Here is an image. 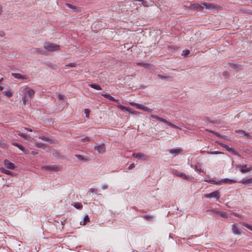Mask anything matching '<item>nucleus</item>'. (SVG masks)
I'll return each mask as SVG.
<instances>
[{
  "mask_svg": "<svg viewBox=\"0 0 252 252\" xmlns=\"http://www.w3.org/2000/svg\"><path fill=\"white\" fill-rule=\"evenodd\" d=\"M73 206L77 209H80L82 207V205L81 203L78 202H75L74 203Z\"/></svg>",
  "mask_w": 252,
  "mask_h": 252,
  "instance_id": "58836bf2",
  "label": "nucleus"
},
{
  "mask_svg": "<svg viewBox=\"0 0 252 252\" xmlns=\"http://www.w3.org/2000/svg\"><path fill=\"white\" fill-rule=\"evenodd\" d=\"M37 154V153H36L34 151H32V154L33 155H35Z\"/></svg>",
  "mask_w": 252,
  "mask_h": 252,
  "instance_id": "69168bd1",
  "label": "nucleus"
},
{
  "mask_svg": "<svg viewBox=\"0 0 252 252\" xmlns=\"http://www.w3.org/2000/svg\"><path fill=\"white\" fill-rule=\"evenodd\" d=\"M57 97L60 100H64L66 98L65 95L62 94H58Z\"/></svg>",
  "mask_w": 252,
  "mask_h": 252,
  "instance_id": "79ce46f5",
  "label": "nucleus"
},
{
  "mask_svg": "<svg viewBox=\"0 0 252 252\" xmlns=\"http://www.w3.org/2000/svg\"><path fill=\"white\" fill-rule=\"evenodd\" d=\"M217 143H218L219 145H220V146H221L222 147H223L224 144L222 143H221V142H216Z\"/></svg>",
  "mask_w": 252,
  "mask_h": 252,
  "instance_id": "13d9d810",
  "label": "nucleus"
},
{
  "mask_svg": "<svg viewBox=\"0 0 252 252\" xmlns=\"http://www.w3.org/2000/svg\"><path fill=\"white\" fill-rule=\"evenodd\" d=\"M211 211L216 216H220L223 218H226L228 217V214L226 212L220 211L216 209L212 210Z\"/></svg>",
  "mask_w": 252,
  "mask_h": 252,
  "instance_id": "9b49d317",
  "label": "nucleus"
},
{
  "mask_svg": "<svg viewBox=\"0 0 252 252\" xmlns=\"http://www.w3.org/2000/svg\"><path fill=\"white\" fill-rule=\"evenodd\" d=\"M132 157L138 159H141L143 160H147L148 159V156L142 153H136L132 154Z\"/></svg>",
  "mask_w": 252,
  "mask_h": 252,
  "instance_id": "423d86ee",
  "label": "nucleus"
},
{
  "mask_svg": "<svg viewBox=\"0 0 252 252\" xmlns=\"http://www.w3.org/2000/svg\"><path fill=\"white\" fill-rule=\"evenodd\" d=\"M89 113H90L89 109H85L84 110V113L86 114V116L87 118L89 117Z\"/></svg>",
  "mask_w": 252,
  "mask_h": 252,
  "instance_id": "de8ad7c7",
  "label": "nucleus"
},
{
  "mask_svg": "<svg viewBox=\"0 0 252 252\" xmlns=\"http://www.w3.org/2000/svg\"><path fill=\"white\" fill-rule=\"evenodd\" d=\"M24 129H25V130H27V131H32V129H31V128H27V127H24Z\"/></svg>",
  "mask_w": 252,
  "mask_h": 252,
  "instance_id": "bf43d9fd",
  "label": "nucleus"
},
{
  "mask_svg": "<svg viewBox=\"0 0 252 252\" xmlns=\"http://www.w3.org/2000/svg\"><path fill=\"white\" fill-rule=\"evenodd\" d=\"M252 183V178L247 179L244 181L243 182V184H248Z\"/></svg>",
  "mask_w": 252,
  "mask_h": 252,
  "instance_id": "37998d69",
  "label": "nucleus"
},
{
  "mask_svg": "<svg viewBox=\"0 0 252 252\" xmlns=\"http://www.w3.org/2000/svg\"><path fill=\"white\" fill-rule=\"evenodd\" d=\"M39 139H42V140H44L45 141H47L49 142L50 143H54V141L53 140L50 139L48 137H46L45 136H42L39 137Z\"/></svg>",
  "mask_w": 252,
  "mask_h": 252,
  "instance_id": "412c9836",
  "label": "nucleus"
},
{
  "mask_svg": "<svg viewBox=\"0 0 252 252\" xmlns=\"http://www.w3.org/2000/svg\"><path fill=\"white\" fill-rule=\"evenodd\" d=\"M229 147L226 144H224L223 148H225L226 150L228 149V148H229Z\"/></svg>",
  "mask_w": 252,
  "mask_h": 252,
  "instance_id": "052dcab7",
  "label": "nucleus"
},
{
  "mask_svg": "<svg viewBox=\"0 0 252 252\" xmlns=\"http://www.w3.org/2000/svg\"><path fill=\"white\" fill-rule=\"evenodd\" d=\"M3 87H2V86H0V91H2V90H3Z\"/></svg>",
  "mask_w": 252,
  "mask_h": 252,
  "instance_id": "774afa93",
  "label": "nucleus"
},
{
  "mask_svg": "<svg viewBox=\"0 0 252 252\" xmlns=\"http://www.w3.org/2000/svg\"><path fill=\"white\" fill-rule=\"evenodd\" d=\"M108 188V186L106 184L102 185V189H106Z\"/></svg>",
  "mask_w": 252,
  "mask_h": 252,
  "instance_id": "5fc2aeb1",
  "label": "nucleus"
},
{
  "mask_svg": "<svg viewBox=\"0 0 252 252\" xmlns=\"http://www.w3.org/2000/svg\"><path fill=\"white\" fill-rule=\"evenodd\" d=\"M189 9L192 10L202 11L204 9L221 10L222 7L213 3L203 2L201 4L194 3L189 6Z\"/></svg>",
  "mask_w": 252,
  "mask_h": 252,
  "instance_id": "f257e3e1",
  "label": "nucleus"
},
{
  "mask_svg": "<svg viewBox=\"0 0 252 252\" xmlns=\"http://www.w3.org/2000/svg\"><path fill=\"white\" fill-rule=\"evenodd\" d=\"M144 218L147 220H152L153 219V217L150 215H147L145 216Z\"/></svg>",
  "mask_w": 252,
  "mask_h": 252,
  "instance_id": "a18cd8bd",
  "label": "nucleus"
},
{
  "mask_svg": "<svg viewBox=\"0 0 252 252\" xmlns=\"http://www.w3.org/2000/svg\"><path fill=\"white\" fill-rule=\"evenodd\" d=\"M42 169L49 171H60L61 168L56 165H45L42 167Z\"/></svg>",
  "mask_w": 252,
  "mask_h": 252,
  "instance_id": "0eeeda50",
  "label": "nucleus"
},
{
  "mask_svg": "<svg viewBox=\"0 0 252 252\" xmlns=\"http://www.w3.org/2000/svg\"><path fill=\"white\" fill-rule=\"evenodd\" d=\"M66 66L71 67H74L76 66V64L75 63H69L68 64H66Z\"/></svg>",
  "mask_w": 252,
  "mask_h": 252,
  "instance_id": "09e8293b",
  "label": "nucleus"
},
{
  "mask_svg": "<svg viewBox=\"0 0 252 252\" xmlns=\"http://www.w3.org/2000/svg\"><path fill=\"white\" fill-rule=\"evenodd\" d=\"M75 157L79 159V160H82V161H87V158H86L85 157H84V156H82V155H75Z\"/></svg>",
  "mask_w": 252,
  "mask_h": 252,
  "instance_id": "72a5a7b5",
  "label": "nucleus"
},
{
  "mask_svg": "<svg viewBox=\"0 0 252 252\" xmlns=\"http://www.w3.org/2000/svg\"><path fill=\"white\" fill-rule=\"evenodd\" d=\"M117 107L120 109L122 111H125L126 112H127L129 114H132L134 115H137L139 112L138 111H135L134 110H132L130 107H127L126 106H124L121 104H118L117 105Z\"/></svg>",
  "mask_w": 252,
  "mask_h": 252,
  "instance_id": "39448f33",
  "label": "nucleus"
},
{
  "mask_svg": "<svg viewBox=\"0 0 252 252\" xmlns=\"http://www.w3.org/2000/svg\"><path fill=\"white\" fill-rule=\"evenodd\" d=\"M0 170L1 172H2L5 174H7V175L12 176L15 174L13 172L5 169L3 168H1Z\"/></svg>",
  "mask_w": 252,
  "mask_h": 252,
  "instance_id": "5701e85b",
  "label": "nucleus"
},
{
  "mask_svg": "<svg viewBox=\"0 0 252 252\" xmlns=\"http://www.w3.org/2000/svg\"><path fill=\"white\" fill-rule=\"evenodd\" d=\"M102 95L103 96H104L105 98H106L111 101H115V102H116L118 103L119 102V99H115L114 97L112 96L111 95H110L109 94H102Z\"/></svg>",
  "mask_w": 252,
  "mask_h": 252,
  "instance_id": "6ab92c4d",
  "label": "nucleus"
},
{
  "mask_svg": "<svg viewBox=\"0 0 252 252\" xmlns=\"http://www.w3.org/2000/svg\"><path fill=\"white\" fill-rule=\"evenodd\" d=\"M189 54H190L189 50H183V53L182 54V55L184 56L185 57H188L189 55Z\"/></svg>",
  "mask_w": 252,
  "mask_h": 252,
  "instance_id": "4c0bfd02",
  "label": "nucleus"
},
{
  "mask_svg": "<svg viewBox=\"0 0 252 252\" xmlns=\"http://www.w3.org/2000/svg\"><path fill=\"white\" fill-rule=\"evenodd\" d=\"M3 164L5 167H6L8 169L13 170L15 168L14 164L13 163L10 162L7 159H5L4 160Z\"/></svg>",
  "mask_w": 252,
  "mask_h": 252,
  "instance_id": "f8f14e48",
  "label": "nucleus"
},
{
  "mask_svg": "<svg viewBox=\"0 0 252 252\" xmlns=\"http://www.w3.org/2000/svg\"><path fill=\"white\" fill-rule=\"evenodd\" d=\"M204 196L206 198H216L217 199H219L220 197V192L218 190L213 191L210 193L205 194Z\"/></svg>",
  "mask_w": 252,
  "mask_h": 252,
  "instance_id": "9d476101",
  "label": "nucleus"
},
{
  "mask_svg": "<svg viewBox=\"0 0 252 252\" xmlns=\"http://www.w3.org/2000/svg\"><path fill=\"white\" fill-rule=\"evenodd\" d=\"M229 147L226 144H224L223 148H225L226 150L228 149V148H229Z\"/></svg>",
  "mask_w": 252,
  "mask_h": 252,
  "instance_id": "e2e57ef3",
  "label": "nucleus"
},
{
  "mask_svg": "<svg viewBox=\"0 0 252 252\" xmlns=\"http://www.w3.org/2000/svg\"><path fill=\"white\" fill-rule=\"evenodd\" d=\"M220 181H221V184L222 183L232 184V183H235L236 182V181L235 180L229 179H227V178L220 180Z\"/></svg>",
  "mask_w": 252,
  "mask_h": 252,
  "instance_id": "4be33fe9",
  "label": "nucleus"
},
{
  "mask_svg": "<svg viewBox=\"0 0 252 252\" xmlns=\"http://www.w3.org/2000/svg\"><path fill=\"white\" fill-rule=\"evenodd\" d=\"M65 6L68 8L71 9L74 12H79L80 11V8L74 5H72L70 3H65Z\"/></svg>",
  "mask_w": 252,
  "mask_h": 252,
  "instance_id": "2eb2a0df",
  "label": "nucleus"
},
{
  "mask_svg": "<svg viewBox=\"0 0 252 252\" xmlns=\"http://www.w3.org/2000/svg\"><path fill=\"white\" fill-rule=\"evenodd\" d=\"M229 147L226 144H224L223 148H225L226 150L228 149V148H229Z\"/></svg>",
  "mask_w": 252,
  "mask_h": 252,
  "instance_id": "680f3d73",
  "label": "nucleus"
},
{
  "mask_svg": "<svg viewBox=\"0 0 252 252\" xmlns=\"http://www.w3.org/2000/svg\"><path fill=\"white\" fill-rule=\"evenodd\" d=\"M13 91H8L4 92V94L9 97H11L13 95Z\"/></svg>",
  "mask_w": 252,
  "mask_h": 252,
  "instance_id": "e433bc0d",
  "label": "nucleus"
},
{
  "mask_svg": "<svg viewBox=\"0 0 252 252\" xmlns=\"http://www.w3.org/2000/svg\"><path fill=\"white\" fill-rule=\"evenodd\" d=\"M227 151L234 155H237L238 154L236 150L234 148L231 147H229Z\"/></svg>",
  "mask_w": 252,
  "mask_h": 252,
  "instance_id": "f704fd0d",
  "label": "nucleus"
},
{
  "mask_svg": "<svg viewBox=\"0 0 252 252\" xmlns=\"http://www.w3.org/2000/svg\"><path fill=\"white\" fill-rule=\"evenodd\" d=\"M26 94L27 96H28L29 98L32 97L34 94V92L33 90L29 88H26Z\"/></svg>",
  "mask_w": 252,
  "mask_h": 252,
  "instance_id": "a211bd4d",
  "label": "nucleus"
},
{
  "mask_svg": "<svg viewBox=\"0 0 252 252\" xmlns=\"http://www.w3.org/2000/svg\"><path fill=\"white\" fill-rule=\"evenodd\" d=\"M23 104L26 105L28 104L29 103V98H27V96L26 94H24V97L22 98Z\"/></svg>",
  "mask_w": 252,
  "mask_h": 252,
  "instance_id": "473e14b6",
  "label": "nucleus"
},
{
  "mask_svg": "<svg viewBox=\"0 0 252 252\" xmlns=\"http://www.w3.org/2000/svg\"><path fill=\"white\" fill-rule=\"evenodd\" d=\"M35 146L37 148H41L42 149L45 148V145L41 142H36L35 143Z\"/></svg>",
  "mask_w": 252,
  "mask_h": 252,
  "instance_id": "c85d7f7f",
  "label": "nucleus"
},
{
  "mask_svg": "<svg viewBox=\"0 0 252 252\" xmlns=\"http://www.w3.org/2000/svg\"><path fill=\"white\" fill-rule=\"evenodd\" d=\"M232 214L235 216V217H239V218H242V216L241 215H240L238 214H236V213H233Z\"/></svg>",
  "mask_w": 252,
  "mask_h": 252,
  "instance_id": "864d4df0",
  "label": "nucleus"
},
{
  "mask_svg": "<svg viewBox=\"0 0 252 252\" xmlns=\"http://www.w3.org/2000/svg\"><path fill=\"white\" fill-rule=\"evenodd\" d=\"M6 147V145L5 143L2 142V141L0 140V147L2 148H4Z\"/></svg>",
  "mask_w": 252,
  "mask_h": 252,
  "instance_id": "8fccbe9b",
  "label": "nucleus"
},
{
  "mask_svg": "<svg viewBox=\"0 0 252 252\" xmlns=\"http://www.w3.org/2000/svg\"><path fill=\"white\" fill-rule=\"evenodd\" d=\"M4 33L3 32H2V31L0 32V36L2 37L3 36H4Z\"/></svg>",
  "mask_w": 252,
  "mask_h": 252,
  "instance_id": "0e129e2a",
  "label": "nucleus"
},
{
  "mask_svg": "<svg viewBox=\"0 0 252 252\" xmlns=\"http://www.w3.org/2000/svg\"><path fill=\"white\" fill-rule=\"evenodd\" d=\"M232 231L235 234L239 235L241 233L237 224H234L232 226Z\"/></svg>",
  "mask_w": 252,
  "mask_h": 252,
  "instance_id": "dca6fc26",
  "label": "nucleus"
},
{
  "mask_svg": "<svg viewBox=\"0 0 252 252\" xmlns=\"http://www.w3.org/2000/svg\"><path fill=\"white\" fill-rule=\"evenodd\" d=\"M206 182L211 183L214 185H220L221 184V181H216L215 180L212 179V180H205Z\"/></svg>",
  "mask_w": 252,
  "mask_h": 252,
  "instance_id": "bb28decb",
  "label": "nucleus"
},
{
  "mask_svg": "<svg viewBox=\"0 0 252 252\" xmlns=\"http://www.w3.org/2000/svg\"><path fill=\"white\" fill-rule=\"evenodd\" d=\"M19 149H20L21 151H22L24 154H28L30 153V151L28 149H26L24 147H23L22 145H21L19 147Z\"/></svg>",
  "mask_w": 252,
  "mask_h": 252,
  "instance_id": "7c9ffc66",
  "label": "nucleus"
},
{
  "mask_svg": "<svg viewBox=\"0 0 252 252\" xmlns=\"http://www.w3.org/2000/svg\"><path fill=\"white\" fill-rule=\"evenodd\" d=\"M174 174L177 176L181 177V178L186 180L187 181H191L192 179V177L186 175L184 172H175Z\"/></svg>",
  "mask_w": 252,
  "mask_h": 252,
  "instance_id": "1a4fd4ad",
  "label": "nucleus"
},
{
  "mask_svg": "<svg viewBox=\"0 0 252 252\" xmlns=\"http://www.w3.org/2000/svg\"><path fill=\"white\" fill-rule=\"evenodd\" d=\"M236 132L240 133L242 135V136L246 137H247L248 138H250V137L249 134L248 133H246L244 130H238V131H236Z\"/></svg>",
  "mask_w": 252,
  "mask_h": 252,
  "instance_id": "c756f323",
  "label": "nucleus"
},
{
  "mask_svg": "<svg viewBox=\"0 0 252 252\" xmlns=\"http://www.w3.org/2000/svg\"><path fill=\"white\" fill-rule=\"evenodd\" d=\"M129 104L132 106L135 107L137 109L142 110L149 113H152L153 112V110L152 109L150 108L143 104L137 103L134 102H130Z\"/></svg>",
  "mask_w": 252,
  "mask_h": 252,
  "instance_id": "7ed1b4c3",
  "label": "nucleus"
},
{
  "mask_svg": "<svg viewBox=\"0 0 252 252\" xmlns=\"http://www.w3.org/2000/svg\"><path fill=\"white\" fill-rule=\"evenodd\" d=\"M196 169L197 170L199 171V172H203V171H202V170H201V169H199V168H197V166H196Z\"/></svg>",
  "mask_w": 252,
  "mask_h": 252,
  "instance_id": "338daca9",
  "label": "nucleus"
},
{
  "mask_svg": "<svg viewBox=\"0 0 252 252\" xmlns=\"http://www.w3.org/2000/svg\"><path fill=\"white\" fill-rule=\"evenodd\" d=\"M237 168H239L240 170V171L243 173H245L246 172H249L250 171L252 170V166H247V165H237Z\"/></svg>",
  "mask_w": 252,
  "mask_h": 252,
  "instance_id": "6e6552de",
  "label": "nucleus"
},
{
  "mask_svg": "<svg viewBox=\"0 0 252 252\" xmlns=\"http://www.w3.org/2000/svg\"><path fill=\"white\" fill-rule=\"evenodd\" d=\"M94 149L100 154H103L105 152L106 149L104 144H102L98 146H95L94 147Z\"/></svg>",
  "mask_w": 252,
  "mask_h": 252,
  "instance_id": "ddd939ff",
  "label": "nucleus"
},
{
  "mask_svg": "<svg viewBox=\"0 0 252 252\" xmlns=\"http://www.w3.org/2000/svg\"><path fill=\"white\" fill-rule=\"evenodd\" d=\"M242 225L244 226L249 230L252 231V225H250L248 223H245V222H241L240 223Z\"/></svg>",
  "mask_w": 252,
  "mask_h": 252,
  "instance_id": "c9c22d12",
  "label": "nucleus"
},
{
  "mask_svg": "<svg viewBox=\"0 0 252 252\" xmlns=\"http://www.w3.org/2000/svg\"><path fill=\"white\" fill-rule=\"evenodd\" d=\"M11 75L15 78L19 79L25 80L28 79L29 78V77L28 76L25 75H22L20 73H12Z\"/></svg>",
  "mask_w": 252,
  "mask_h": 252,
  "instance_id": "4468645a",
  "label": "nucleus"
},
{
  "mask_svg": "<svg viewBox=\"0 0 252 252\" xmlns=\"http://www.w3.org/2000/svg\"><path fill=\"white\" fill-rule=\"evenodd\" d=\"M245 12L252 15V10H248Z\"/></svg>",
  "mask_w": 252,
  "mask_h": 252,
  "instance_id": "4d7b16f0",
  "label": "nucleus"
},
{
  "mask_svg": "<svg viewBox=\"0 0 252 252\" xmlns=\"http://www.w3.org/2000/svg\"><path fill=\"white\" fill-rule=\"evenodd\" d=\"M17 133L19 136L25 139L31 140L32 139L31 137L27 134L21 133L19 131H18Z\"/></svg>",
  "mask_w": 252,
  "mask_h": 252,
  "instance_id": "aec40b11",
  "label": "nucleus"
},
{
  "mask_svg": "<svg viewBox=\"0 0 252 252\" xmlns=\"http://www.w3.org/2000/svg\"><path fill=\"white\" fill-rule=\"evenodd\" d=\"M140 2H142V5L144 7H148L149 6V4L147 1L143 0V1H141Z\"/></svg>",
  "mask_w": 252,
  "mask_h": 252,
  "instance_id": "49530a36",
  "label": "nucleus"
},
{
  "mask_svg": "<svg viewBox=\"0 0 252 252\" xmlns=\"http://www.w3.org/2000/svg\"><path fill=\"white\" fill-rule=\"evenodd\" d=\"M89 221H90V218H89L88 215H86L84 218L83 221L80 222V224L85 225L86 224H87Z\"/></svg>",
  "mask_w": 252,
  "mask_h": 252,
  "instance_id": "a878e982",
  "label": "nucleus"
},
{
  "mask_svg": "<svg viewBox=\"0 0 252 252\" xmlns=\"http://www.w3.org/2000/svg\"><path fill=\"white\" fill-rule=\"evenodd\" d=\"M89 86H90L91 88L94 89H95V90H101V87H100V86L98 85H96V84H89Z\"/></svg>",
  "mask_w": 252,
  "mask_h": 252,
  "instance_id": "2f4dec72",
  "label": "nucleus"
},
{
  "mask_svg": "<svg viewBox=\"0 0 252 252\" xmlns=\"http://www.w3.org/2000/svg\"><path fill=\"white\" fill-rule=\"evenodd\" d=\"M91 190L93 192H95V193H97V189H91Z\"/></svg>",
  "mask_w": 252,
  "mask_h": 252,
  "instance_id": "6e6d98bb",
  "label": "nucleus"
},
{
  "mask_svg": "<svg viewBox=\"0 0 252 252\" xmlns=\"http://www.w3.org/2000/svg\"><path fill=\"white\" fill-rule=\"evenodd\" d=\"M158 77L161 79H165L169 81H172L173 80L172 77L169 76H164L162 75L158 74Z\"/></svg>",
  "mask_w": 252,
  "mask_h": 252,
  "instance_id": "b1692460",
  "label": "nucleus"
},
{
  "mask_svg": "<svg viewBox=\"0 0 252 252\" xmlns=\"http://www.w3.org/2000/svg\"><path fill=\"white\" fill-rule=\"evenodd\" d=\"M207 154L212 155H217L222 154L221 152L219 151H213V152H207Z\"/></svg>",
  "mask_w": 252,
  "mask_h": 252,
  "instance_id": "c03bdc74",
  "label": "nucleus"
},
{
  "mask_svg": "<svg viewBox=\"0 0 252 252\" xmlns=\"http://www.w3.org/2000/svg\"><path fill=\"white\" fill-rule=\"evenodd\" d=\"M183 150L181 149H172L170 150V153L172 154L178 155L182 152Z\"/></svg>",
  "mask_w": 252,
  "mask_h": 252,
  "instance_id": "393cba45",
  "label": "nucleus"
},
{
  "mask_svg": "<svg viewBox=\"0 0 252 252\" xmlns=\"http://www.w3.org/2000/svg\"><path fill=\"white\" fill-rule=\"evenodd\" d=\"M137 64L140 66H142L147 69H152L154 68V66L151 64L144 63H138Z\"/></svg>",
  "mask_w": 252,
  "mask_h": 252,
  "instance_id": "f3484780",
  "label": "nucleus"
},
{
  "mask_svg": "<svg viewBox=\"0 0 252 252\" xmlns=\"http://www.w3.org/2000/svg\"><path fill=\"white\" fill-rule=\"evenodd\" d=\"M151 117L152 118H153V119H155L159 122H161L166 125H167V126H170L173 128H178V129H181V128L179 127V126H177L176 125L167 121V120H166L165 119L162 118H160L159 117V116H157V115H153V114H151L150 115Z\"/></svg>",
  "mask_w": 252,
  "mask_h": 252,
  "instance_id": "f03ea898",
  "label": "nucleus"
},
{
  "mask_svg": "<svg viewBox=\"0 0 252 252\" xmlns=\"http://www.w3.org/2000/svg\"><path fill=\"white\" fill-rule=\"evenodd\" d=\"M230 66L233 68H239L241 67V65L238 64L230 63Z\"/></svg>",
  "mask_w": 252,
  "mask_h": 252,
  "instance_id": "a19ab883",
  "label": "nucleus"
},
{
  "mask_svg": "<svg viewBox=\"0 0 252 252\" xmlns=\"http://www.w3.org/2000/svg\"><path fill=\"white\" fill-rule=\"evenodd\" d=\"M12 144L16 147H17L18 149L20 147L21 145L17 143H12Z\"/></svg>",
  "mask_w": 252,
  "mask_h": 252,
  "instance_id": "603ef678",
  "label": "nucleus"
},
{
  "mask_svg": "<svg viewBox=\"0 0 252 252\" xmlns=\"http://www.w3.org/2000/svg\"><path fill=\"white\" fill-rule=\"evenodd\" d=\"M44 48L48 51L52 52L57 51L60 49V46L49 42H45L44 44Z\"/></svg>",
  "mask_w": 252,
  "mask_h": 252,
  "instance_id": "20e7f679",
  "label": "nucleus"
},
{
  "mask_svg": "<svg viewBox=\"0 0 252 252\" xmlns=\"http://www.w3.org/2000/svg\"><path fill=\"white\" fill-rule=\"evenodd\" d=\"M210 132L215 134L216 136H218V137H221V138H224V139H226V136H225V135H222L221 134H220L219 133L217 132H215L214 131H213V130H208Z\"/></svg>",
  "mask_w": 252,
  "mask_h": 252,
  "instance_id": "cd10ccee",
  "label": "nucleus"
},
{
  "mask_svg": "<svg viewBox=\"0 0 252 252\" xmlns=\"http://www.w3.org/2000/svg\"><path fill=\"white\" fill-rule=\"evenodd\" d=\"M91 140V138L89 137L86 136L81 139L82 142H89Z\"/></svg>",
  "mask_w": 252,
  "mask_h": 252,
  "instance_id": "ea45409f",
  "label": "nucleus"
},
{
  "mask_svg": "<svg viewBox=\"0 0 252 252\" xmlns=\"http://www.w3.org/2000/svg\"><path fill=\"white\" fill-rule=\"evenodd\" d=\"M135 167V164L134 163H131L128 167L129 170H131Z\"/></svg>",
  "mask_w": 252,
  "mask_h": 252,
  "instance_id": "3c124183",
  "label": "nucleus"
}]
</instances>
